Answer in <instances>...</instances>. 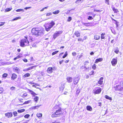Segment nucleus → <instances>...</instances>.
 <instances>
[{"mask_svg":"<svg viewBox=\"0 0 123 123\" xmlns=\"http://www.w3.org/2000/svg\"><path fill=\"white\" fill-rule=\"evenodd\" d=\"M53 111H55L52 112L51 117L52 118L60 117L63 115L64 113L63 109L59 105H56L52 109Z\"/></svg>","mask_w":123,"mask_h":123,"instance_id":"obj_1","label":"nucleus"},{"mask_svg":"<svg viewBox=\"0 0 123 123\" xmlns=\"http://www.w3.org/2000/svg\"><path fill=\"white\" fill-rule=\"evenodd\" d=\"M43 30L39 27L37 26L33 28L31 30V33L33 35L36 36H40L43 34Z\"/></svg>","mask_w":123,"mask_h":123,"instance_id":"obj_2","label":"nucleus"},{"mask_svg":"<svg viewBox=\"0 0 123 123\" xmlns=\"http://www.w3.org/2000/svg\"><path fill=\"white\" fill-rule=\"evenodd\" d=\"M25 38H23L21 40L20 45L21 47H24L29 45V42L28 40V36H25Z\"/></svg>","mask_w":123,"mask_h":123,"instance_id":"obj_3","label":"nucleus"},{"mask_svg":"<svg viewBox=\"0 0 123 123\" xmlns=\"http://www.w3.org/2000/svg\"><path fill=\"white\" fill-rule=\"evenodd\" d=\"M55 24L54 22L53 21H52L50 23L46 24L45 26L46 30L47 31H49Z\"/></svg>","mask_w":123,"mask_h":123,"instance_id":"obj_4","label":"nucleus"},{"mask_svg":"<svg viewBox=\"0 0 123 123\" xmlns=\"http://www.w3.org/2000/svg\"><path fill=\"white\" fill-rule=\"evenodd\" d=\"M102 91L101 88L99 87H96L94 88L93 90V93L95 94H100Z\"/></svg>","mask_w":123,"mask_h":123,"instance_id":"obj_5","label":"nucleus"},{"mask_svg":"<svg viewBox=\"0 0 123 123\" xmlns=\"http://www.w3.org/2000/svg\"><path fill=\"white\" fill-rule=\"evenodd\" d=\"M62 31H56L55 33L53 35V38L54 39H55L57 37L60 35L62 33Z\"/></svg>","mask_w":123,"mask_h":123,"instance_id":"obj_6","label":"nucleus"},{"mask_svg":"<svg viewBox=\"0 0 123 123\" xmlns=\"http://www.w3.org/2000/svg\"><path fill=\"white\" fill-rule=\"evenodd\" d=\"M114 89L116 91H122L123 90V88L120 85H117L114 87Z\"/></svg>","mask_w":123,"mask_h":123,"instance_id":"obj_7","label":"nucleus"},{"mask_svg":"<svg viewBox=\"0 0 123 123\" xmlns=\"http://www.w3.org/2000/svg\"><path fill=\"white\" fill-rule=\"evenodd\" d=\"M111 63L112 66H115L117 63V59L115 58H113L111 61Z\"/></svg>","mask_w":123,"mask_h":123,"instance_id":"obj_8","label":"nucleus"},{"mask_svg":"<svg viewBox=\"0 0 123 123\" xmlns=\"http://www.w3.org/2000/svg\"><path fill=\"white\" fill-rule=\"evenodd\" d=\"M17 77V75L15 73H13L12 74L11 79L12 80H15Z\"/></svg>","mask_w":123,"mask_h":123,"instance_id":"obj_9","label":"nucleus"},{"mask_svg":"<svg viewBox=\"0 0 123 123\" xmlns=\"http://www.w3.org/2000/svg\"><path fill=\"white\" fill-rule=\"evenodd\" d=\"M5 116L8 118H11L12 116V112H7L5 114Z\"/></svg>","mask_w":123,"mask_h":123,"instance_id":"obj_10","label":"nucleus"},{"mask_svg":"<svg viewBox=\"0 0 123 123\" xmlns=\"http://www.w3.org/2000/svg\"><path fill=\"white\" fill-rule=\"evenodd\" d=\"M79 80V78L78 77H75L74 80V83L75 85H76Z\"/></svg>","mask_w":123,"mask_h":123,"instance_id":"obj_11","label":"nucleus"},{"mask_svg":"<svg viewBox=\"0 0 123 123\" xmlns=\"http://www.w3.org/2000/svg\"><path fill=\"white\" fill-rule=\"evenodd\" d=\"M53 68L52 67H48L47 70V72L49 74L52 73L53 72Z\"/></svg>","mask_w":123,"mask_h":123,"instance_id":"obj_12","label":"nucleus"},{"mask_svg":"<svg viewBox=\"0 0 123 123\" xmlns=\"http://www.w3.org/2000/svg\"><path fill=\"white\" fill-rule=\"evenodd\" d=\"M27 90L29 91V92L33 96H35V95H37V94L30 89H27Z\"/></svg>","mask_w":123,"mask_h":123,"instance_id":"obj_13","label":"nucleus"},{"mask_svg":"<svg viewBox=\"0 0 123 123\" xmlns=\"http://www.w3.org/2000/svg\"><path fill=\"white\" fill-rule=\"evenodd\" d=\"M24 98H19L18 99V100L19 101V102L21 103V104L19 105H17L18 106V105H24V104H23L24 103Z\"/></svg>","mask_w":123,"mask_h":123,"instance_id":"obj_14","label":"nucleus"},{"mask_svg":"<svg viewBox=\"0 0 123 123\" xmlns=\"http://www.w3.org/2000/svg\"><path fill=\"white\" fill-rule=\"evenodd\" d=\"M74 34L77 37H79L80 36V33L78 31H75Z\"/></svg>","mask_w":123,"mask_h":123,"instance_id":"obj_15","label":"nucleus"},{"mask_svg":"<svg viewBox=\"0 0 123 123\" xmlns=\"http://www.w3.org/2000/svg\"><path fill=\"white\" fill-rule=\"evenodd\" d=\"M103 79L104 78L103 77H101L100 78L99 80L98 81V83L99 84L101 85L103 84Z\"/></svg>","mask_w":123,"mask_h":123,"instance_id":"obj_16","label":"nucleus"},{"mask_svg":"<svg viewBox=\"0 0 123 123\" xmlns=\"http://www.w3.org/2000/svg\"><path fill=\"white\" fill-rule=\"evenodd\" d=\"M36 66H31V67H29L23 70V71H25V72L27 71H28L29 70H31V69H33V68L34 67H36Z\"/></svg>","mask_w":123,"mask_h":123,"instance_id":"obj_17","label":"nucleus"},{"mask_svg":"<svg viewBox=\"0 0 123 123\" xmlns=\"http://www.w3.org/2000/svg\"><path fill=\"white\" fill-rule=\"evenodd\" d=\"M112 8L114 13H118L119 12L118 10L115 8L114 7H112Z\"/></svg>","mask_w":123,"mask_h":123,"instance_id":"obj_18","label":"nucleus"},{"mask_svg":"<svg viewBox=\"0 0 123 123\" xmlns=\"http://www.w3.org/2000/svg\"><path fill=\"white\" fill-rule=\"evenodd\" d=\"M86 36H85L84 37V39H82L81 38H78L77 39V41L78 42H83L84 40H85L86 39Z\"/></svg>","mask_w":123,"mask_h":123,"instance_id":"obj_19","label":"nucleus"},{"mask_svg":"<svg viewBox=\"0 0 123 123\" xmlns=\"http://www.w3.org/2000/svg\"><path fill=\"white\" fill-rule=\"evenodd\" d=\"M103 60L102 58H99L96 59L94 62L95 63H97L99 62H101Z\"/></svg>","mask_w":123,"mask_h":123,"instance_id":"obj_20","label":"nucleus"},{"mask_svg":"<svg viewBox=\"0 0 123 123\" xmlns=\"http://www.w3.org/2000/svg\"><path fill=\"white\" fill-rule=\"evenodd\" d=\"M83 54L81 53L80 54H78L77 56L76 57L77 59L78 60H80L81 58H82L83 56Z\"/></svg>","mask_w":123,"mask_h":123,"instance_id":"obj_21","label":"nucleus"},{"mask_svg":"<svg viewBox=\"0 0 123 123\" xmlns=\"http://www.w3.org/2000/svg\"><path fill=\"white\" fill-rule=\"evenodd\" d=\"M66 79L68 82V83H70L72 81V78L71 77H67Z\"/></svg>","mask_w":123,"mask_h":123,"instance_id":"obj_22","label":"nucleus"},{"mask_svg":"<svg viewBox=\"0 0 123 123\" xmlns=\"http://www.w3.org/2000/svg\"><path fill=\"white\" fill-rule=\"evenodd\" d=\"M111 18L112 21H114L116 22L115 23V24L116 25V27L117 28L119 26V25L118 24V23H119V22H117L116 20L113 19L112 18Z\"/></svg>","mask_w":123,"mask_h":123,"instance_id":"obj_23","label":"nucleus"},{"mask_svg":"<svg viewBox=\"0 0 123 123\" xmlns=\"http://www.w3.org/2000/svg\"><path fill=\"white\" fill-rule=\"evenodd\" d=\"M13 70L14 72H17L18 73V72L19 71V69L17 67H15L13 68Z\"/></svg>","mask_w":123,"mask_h":123,"instance_id":"obj_24","label":"nucleus"},{"mask_svg":"<svg viewBox=\"0 0 123 123\" xmlns=\"http://www.w3.org/2000/svg\"><path fill=\"white\" fill-rule=\"evenodd\" d=\"M86 109L87 110L91 111L92 110V108L89 105H87L86 107Z\"/></svg>","mask_w":123,"mask_h":123,"instance_id":"obj_25","label":"nucleus"},{"mask_svg":"<svg viewBox=\"0 0 123 123\" xmlns=\"http://www.w3.org/2000/svg\"><path fill=\"white\" fill-rule=\"evenodd\" d=\"M37 117L39 118H41L42 116V114L41 113H37L36 114Z\"/></svg>","mask_w":123,"mask_h":123,"instance_id":"obj_26","label":"nucleus"},{"mask_svg":"<svg viewBox=\"0 0 123 123\" xmlns=\"http://www.w3.org/2000/svg\"><path fill=\"white\" fill-rule=\"evenodd\" d=\"M30 74L29 73H27L24 75L23 77L24 78H26V77H29L30 76Z\"/></svg>","mask_w":123,"mask_h":123,"instance_id":"obj_27","label":"nucleus"},{"mask_svg":"<svg viewBox=\"0 0 123 123\" xmlns=\"http://www.w3.org/2000/svg\"><path fill=\"white\" fill-rule=\"evenodd\" d=\"M105 32H103L101 34V39H105Z\"/></svg>","mask_w":123,"mask_h":123,"instance_id":"obj_28","label":"nucleus"},{"mask_svg":"<svg viewBox=\"0 0 123 123\" xmlns=\"http://www.w3.org/2000/svg\"><path fill=\"white\" fill-rule=\"evenodd\" d=\"M100 37L99 36L96 35L94 36V38L95 40H98L99 39Z\"/></svg>","mask_w":123,"mask_h":123,"instance_id":"obj_29","label":"nucleus"},{"mask_svg":"<svg viewBox=\"0 0 123 123\" xmlns=\"http://www.w3.org/2000/svg\"><path fill=\"white\" fill-rule=\"evenodd\" d=\"M25 111L24 109H22L20 110H17L18 112L19 113H21L24 112Z\"/></svg>","mask_w":123,"mask_h":123,"instance_id":"obj_30","label":"nucleus"},{"mask_svg":"<svg viewBox=\"0 0 123 123\" xmlns=\"http://www.w3.org/2000/svg\"><path fill=\"white\" fill-rule=\"evenodd\" d=\"M39 99V98L38 96H36L34 98V101L36 102H37Z\"/></svg>","mask_w":123,"mask_h":123,"instance_id":"obj_31","label":"nucleus"},{"mask_svg":"<svg viewBox=\"0 0 123 123\" xmlns=\"http://www.w3.org/2000/svg\"><path fill=\"white\" fill-rule=\"evenodd\" d=\"M105 98L106 99L109 100H112V98L111 97H109L107 95H105Z\"/></svg>","mask_w":123,"mask_h":123,"instance_id":"obj_32","label":"nucleus"},{"mask_svg":"<svg viewBox=\"0 0 123 123\" xmlns=\"http://www.w3.org/2000/svg\"><path fill=\"white\" fill-rule=\"evenodd\" d=\"M27 96L28 94L27 93V92H25L23 93L22 96L23 98H24L25 97Z\"/></svg>","mask_w":123,"mask_h":123,"instance_id":"obj_33","label":"nucleus"},{"mask_svg":"<svg viewBox=\"0 0 123 123\" xmlns=\"http://www.w3.org/2000/svg\"><path fill=\"white\" fill-rule=\"evenodd\" d=\"M59 12V10H55V11L53 12V13L54 14H56Z\"/></svg>","mask_w":123,"mask_h":123,"instance_id":"obj_34","label":"nucleus"},{"mask_svg":"<svg viewBox=\"0 0 123 123\" xmlns=\"http://www.w3.org/2000/svg\"><path fill=\"white\" fill-rule=\"evenodd\" d=\"M80 92V89H77V90L76 94V95L78 96Z\"/></svg>","mask_w":123,"mask_h":123,"instance_id":"obj_35","label":"nucleus"},{"mask_svg":"<svg viewBox=\"0 0 123 123\" xmlns=\"http://www.w3.org/2000/svg\"><path fill=\"white\" fill-rule=\"evenodd\" d=\"M8 75L7 74L5 73L2 74V77L3 78H6L7 77Z\"/></svg>","mask_w":123,"mask_h":123,"instance_id":"obj_36","label":"nucleus"},{"mask_svg":"<svg viewBox=\"0 0 123 123\" xmlns=\"http://www.w3.org/2000/svg\"><path fill=\"white\" fill-rule=\"evenodd\" d=\"M21 18V17H16L15 18H13V19H12V21H13L14 20H18V19H20Z\"/></svg>","mask_w":123,"mask_h":123,"instance_id":"obj_37","label":"nucleus"},{"mask_svg":"<svg viewBox=\"0 0 123 123\" xmlns=\"http://www.w3.org/2000/svg\"><path fill=\"white\" fill-rule=\"evenodd\" d=\"M92 68L94 70H95L96 68V64H94L92 66Z\"/></svg>","mask_w":123,"mask_h":123,"instance_id":"obj_38","label":"nucleus"},{"mask_svg":"<svg viewBox=\"0 0 123 123\" xmlns=\"http://www.w3.org/2000/svg\"><path fill=\"white\" fill-rule=\"evenodd\" d=\"M12 9V8H6L5 10V11L6 12H9Z\"/></svg>","mask_w":123,"mask_h":123,"instance_id":"obj_39","label":"nucleus"},{"mask_svg":"<svg viewBox=\"0 0 123 123\" xmlns=\"http://www.w3.org/2000/svg\"><path fill=\"white\" fill-rule=\"evenodd\" d=\"M36 86H39V85L38 84H37V83H34V85H33L32 86L33 87H34L35 88H37L36 87Z\"/></svg>","mask_w":123,"mask_h":123,"instance_id":"obj_40","label":"nucleus"},{"mask_svg":"<svg viewBox=\"0 0 123 123\" xmlns=\"http://www.w3.org/2000/svg\"><path fill=\"white\" fill-rule=\"evenodd\" d=\"M30 116V115L28 114H26L24 116V117L25 118H28Z\"/></svg>","mask_w":123,"mask_h":123,"instance_id":"obj_41","label":"nucleus"},{"mask_svg":"<svg viewBox=\"0 0 123 123\" xmlns=\"http://www.w3.org/2000/svg\"><path fill=\"white\" fill-rule=\"evenodd\" d=\"M59 51H56L54 52H53L52 53V55H54L56 54H57L58 52Z\"/></svg>","mask_w":123,"mask_h":123,"instance_id":"obj_42","label":"nucleus"},{"mask_svg":"<svg viewBox=\"0 0 123 123\" xmlns=\"http://www.w3.org/2000/svg\"><path fill=\"white\" fill-rule=\"evenodd\" d=\"M93 18L92 16H89L88 17L87 19L88 20H91L93 19Z\"/></svg>","mask_w":123,"mask_h":123,"instance_id":"obj_43","label":"nucleus"},{"mask_svg":"<svg viewBox=\"0 0 123 123\" xmlns=\"http://www.w3.org/2000/svg\"><path fill=\"white\" fill-rule=\"evenodd\" d=\"M31 101V100H28V101H25L24 102V103L23 104H24V105H25V104H29L30 102Z\"/></svg>","mask_w":123,"mask_h":123,"instance_id":"obj_44","label":"nucleus"},{"mask_svg":"<svg viewBox=\"0 0 123 123\" xmlns=\"http://www.w3.org/2000/svg\"><path fill=\"white\" fill-rule=\"evenodd\" d=\"M68 55V54L67 53V52L66 51L64 55L62 56V58H64L66 57Z\"/></svg>","mask_w":123,"mask_h":123,"instance_id":"obj_45","label":"nucleus"},{"mask_svg":"<svg viewBox=\"0 0 123 123\" xmlns=\"http://www.w3.org/2000/svg\"><path fill=\"white\" fill-rule=\"evenodd\" d=\"M16 11L17 12H20V11H23L24 10L23 9H18L16 10Z\"/></svg>","mask_w":123,"mask_h":123,"instance_id":"obj_46","label":"nucleus"},{"mask_svg":"<svg viewBox=\"0 0 123 123\" xmlns=\"http://www.w3.org/2000/svg\"><path fill=\"white\" fill-rule=\"evenodd\" d=\"M72 19V17H69L67 20V21L68 22H70Z\"/></svg>","mask_w":123,"mask_h":123,"instance_id":"obj_47","label":"nucleus"},{"mask_svg":"<svg viewBox=\"0 0 123 123\" xmlns=\"http://www.w3.org/2000/svg\"><path fill=\"white\" fill-rule=\"evenodd\" d=\"M94 71L93 70H92L89 73V74L90 75H93L94 74Z\"/></svg>","mask_w":123,"mask_h":123,"instance_id":"obj_48","label":"nucleus"},{"mask_svg":"<svg viewBox=\"0 0 123 123\" xmlns=\"http://www.w3.org/2000/svg\"><path fill=\"white\" fill-rule=\"evenodd\" d=\"M13 114L14 116H17L18 114L17 112L16 111H15L13 112Z\"/></svg>","mask_w":123,"mask_h":123,"instance_id":"obj_49","label":"nucleus"},{"mask_svg":"<svg viewBox=\"0 0 123 123\" xmlns=\"http://www.w3.org/2000/svg\"><path fill=\"white\" fill-rule=\"evenodd\" d=\"M17 56L19 58H20L22 56V54L21 53H19L18 54Z\"/></svg>","mask_w":123,"mask_h":123,"instance_id":"obj_50","label":"nucleus"},{"mask_svg":"<svg viewBox=\"0 0 123 123\" xmlns=\"http://www.w3.org/2000/svg\"><path fill=\"white\" fill-rule=\"evenodd\" d=\"M105 3L108 5H109V0H105Z\"/></svg>","mask_w":123,"mask_h":123,"instance_id":"obj_51","label":"nucleus"},{"mask_svg":"<svg viewBox=\"0 0 123 123\" xmlns=\"http://www.w3.org/2000/svg\"><path fill=\"white\" fill-rule=\"evenodd\" d=\"M5 23L4 22H0V26H2L4 25Z\"/></svg>","mask_w":123,"mask_h":123,"instance_id":"obj_52","label":"nucleus"},{"mask_svg":"<svg viewBox=\"0 0 123 123\" xmlns=\"http://www.w3.org/2000/svg\"><path fill=\"white\" fill-rule=\"evenodd\" d=\"M117 54H118L119 52V51L118 49H116L114 51Z\"/></svg>","mask_w":123,"mask_h":123,"instance_id":"obj_53","label":"nucleus"},{"mask_svg":"<svg viewBox=\"0 0 123 123\" xmlns=\"http://www.w3.org/2000/svg\"><path fill=\"white\" fill-rule=\"evenodd\" d=\"M111 31L114 34H117V32H116V31L114 30H112Z\"/></svg>","mask_w":123,"mask_h":123,"instance_id":"obj_54","label":"nucleus"},{"mask_svg":"<svg viewBox=\"0 0 123 123\" xmlns=\"http://www.w3.org/2000/svg\"><path fill=\"white\" fill-rule=\"evenodd\" d=\"M72 55L74 56H75L76 55V52H74L72 53Z\"/></svg>","mask_w":123,"mask_h":123,"instance_id":"obj_55","label":"nucleus"},{"mask_svg":"<svg viewBox=\"0 0 123 123\" xmlns=\"http://www.w3.org/2000/svg\"><path fill=\"white\" fill-rule=\"evenodd\" d=\"M51 123H60V122L56 120L54 122H53Z\"/></svg>","mask_w":123,"mask_h":123,"instance_id":"obj_56","label":"nucleus"},{"mask_svg":"<svg viewBox=\"0 0 123 123\" xmlns=\"http://www.w3.org/2000/svg\"><path fill=\"white\" fill-rule=\"evenodd\" d=\"M15 87L14 86H12L10 88V89L11 90H15Z\"/></svg>","mask_w":123,"mask_h":123,"instance_id":"obj_57","label":"nucleus"},{"mask_svg":"<svg viewBox=\"0 0 123 123\" xmlns=\"http://www.w3.org/2000/svg\"><path fill=\"white\" fill-rule=\"evenodd\" d=\"M52 14V13L51 12H49L46 14V16H50Z\"/></svg>","mask_w":123,"mask_h":123,"instance_id":"obj_58","label":"nucleus"},{"mask_svg":"<svg viewBox=\"0 0 123 123\" xmlns=\"http://www.w3.org/2000/svg\"><path fill=\"white\" fill-rule=\"evenodd\" d=\"M81 0H77L75 1V3L76 4H78L80 2Z\"/></svg>","mask_w":123,"mask_h":123,"instance_id":"obj_59","label":"nucleus"},{"mask_svg":"<svg viewBox=\"0 0 123 123\" xmlns=\"http://www.w3.org/2000/svg\"><path fill=\"white\" fill-rule=\"evenodd\" d=\"M23 60L25 62H27L28 61L26 59H23Z\"/></svg>","mask_w":123,"mask_h":123,"instance_id":"obj_60","label":"nucleus"},{"mask_svg":"<svg viewBox=\"0 0 123 123\" xmlns=\"http://www.w3.org/2000/svg\"><path fill=\"white\" fill-rule=\"evenodd\" d=\"M3 90V89L1 87H0V93H1L2 92Z\"/></svg>","mask_w":123,"mask_h":123,"instance_id":"obj_61","label":"nucleus"},{"mask_svg":"<svg viewBox=\"0 0 123 123\" xmlns=\"http://www.w3.org/2000/svg\"><path fill=\"white\" fill-rule=\"evenodd\" d=\"M31 8V7H26L24 8V9L25 10H27L28 9H29L30 8Z\"/></svg>","mask_w":123,"mask_h":123,"instance_id":"obj_62","label":"nucleus"},{"mask_svg":"<svg viewBox=\"0 0 123 123\" xmlns=\"http://www.w3.org/2000/svg\"><path fill=\"white\" fill-rule=\"evenodd\" d=\"M64 60H62L61 61H59V63L60 64H61L63 62Z\"/></svg>","mask_w":123,"mask_h":123,"instance_id":"obj_63","label":"nucleus"},{"mask_svg":"<svg viewBox=\"0 0 123 123\" xmlns=\"http://www.w3.org/2000/svg\"><path fill=\"white\" fill-rule=\"evenodd\" d=\"M29 83L31 85L34 84V83L33 81L30 82Z\"/></svg>","mask_w":123,"mask_h":123,"instance_id":"obj_64","label":"nucleus"}]
</instances>
